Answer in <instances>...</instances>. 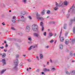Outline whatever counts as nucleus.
I'll list each match as a JSON object with an SVG mask.
<instances>
[{
  "mask_svg": "<svg viewBox=\"0 0 75 75\" xmlns=\"http://www.w3.org/2000/svg\"><path fill=\"white\" fill-rule=\"evenodd\" d=\"M32 28L33 30L34 31H37L38 30V27L37 25L34 24L32 25Z\"/></svg>",
  "mask_w": 75,
  "mask_h": 75,
  "instance_id": "1",
  "label": "nucleus"
},
{
  "mask_svg": "<svg viewBox=\"0 0 75 75\" xmlns=\"http://www.w3.org/2000/svg\"><path fill=\"white\" fill-rule=\"evenodd\" d=\"M71 10H72V11H73L74 10H75V6L74 7V5H73L71 8L69 10L68 12H70Z\"/></svg>",
  "mask_w": 75,
  "mask_h": 75,
  "instance_id": "2",
  "label": "nucleus"
},
{
  "mask_svg": "<svg viewBox=\"0 0 75 75\" xmlns=\"http://www.w3.org/2000/svg\"><path fill=\"white\" fill-rule=\"evenodd\" d=\"M37 45H36L35 46H31L29 48L28 50H31V49L32 48H35V47H37ZM32 47V48H31Z\"/></svg>",
  "mask_w": 75,
  "mask_h": 75,
  "instance_id": "3",
  "label": "nucleus"
},
{
  "mask_svg": "<svg viewBox=\"0 0 75 75\" xmlns=\"http://www.w3.org/2000/svg\"><path fill=\"white\" fill-rule=\"evenodd\" d=\"M14 63L15 64V65L16 67H17L18 65V60L16 59L15 60H14L13 61Z\"/></svg>",
  "mask_w": 75,
  "mask_h": 75,
  "instance_id": "4",
  "label": "nucleus"
},
{
  "mask_svg": "<svg viewBox=\"0 0 75 75\" xmlns=\"http://www.w3.org/2000/svg\"><path fill=\"white\" fill-rule=\"evenodd\" d=\"M63 4H64L62 3V2L60 3L59 5H58V4L57 3H56V6L57 7H58V6L59 7H61V6H62L63 5Z\"/></svg>",
  "mask_w": 75,
  "mask_h": 75,
  "instance_id": "5",
  "label": "nucleus"
},
{
  "mask_svg": "<svg viewBox=\"0 0 75 75\" xmlns=\"http://www.w3.org/2000/svg\"><path fill=\"white\" fill-rule=\"evenodd\" d=\"M25 30L27 32H29V31H30V27H29V26H27Z\"/></svg>",
  "mask_w": 75,
  "mask_h": 75,
  "instance_id": "6",
  "label": "nucleus"
},
{
  "mask_svg": "<svg viewBox=\"0 0 75 75\" xmlns=\"http://www.w3.org/2000/svg\"><path fill=\"white\" fill-rule=\"evenodd\" d=\"M2 62L3 64V65H5L6 64V60H5L4 59H2Z\"/></svg>",
  "mask_w": 75,
  "mask_h": 75,
  "instance_id": "7",
  "label": "nucleus"
},
{
  "mask_svg": "<svg viewBox=\"0 0 75 75\" xmlns=\"http://www.w3.org/2000/svg\"><path fill=\"white\" fill-rule=\"evenodd\" d=\"M38 13H37V18L38 19H41V18L40 17V15L38 14Z\"/></svg>",
  "mask_w": 75,
  "mask_h": 75,
  "instance_id": "8",
  "label": "nucleus"
},
{
  "mask_svg": "<svg viewBox=\"0 0 75 75\" xmlns=\"http://www.w3.org/2000/svg\"><path fill=\"white\" fill-rule=\"evenodd\" d=\"M15 18H16V16H13L12 19V22H13V23H16V21L13 20V19L14 20H16Z\"/></svg>",
  "mask_w": 75,
  "mask_h": 75,
  "instance_id": "9",
  "label": "nucleus"
},
{
  "mask_svg": "<svg viewBox=\"0 0 75 75\" xmlns=\"http://www.w3.org/2000/svg\"><path fill=\"white\" fill-rule=\"evenodd\" d=\"M33 35L35 37H38V34L37 33H34L33 34Z\"/></svg>",
  "mask_w": 75,
  "mask_h": 75,
  "instance_id": "10",
  "label": "nucleus"
},
{
  "mask_svg": "<svg viewBox=\"0 0 75 75\" xmlns=\"http://www.w3.org/2000/svg\"><path fill=\"white\" fill-rule=\"evenodd\" d=\"M65 43L66 44H68V43H69V40H66L65 41Z\"/></svg>",
  "mask_w": 75,
  "mask_h": 75,
  "instance_id": "11",
  "label": "nucleus"
},
{
  "mask_svg": "<svg viewBox=\"0 0 75 75\" xmlns=\"http://www.w3.org/2000/svg\"><path fill=\"white\" fill-rule=\"evenodd\" d=\"M64 38L63 37H61L60 38V41L62 42H63L64 41Z\"/></svg>",
  "mask_w": 75,
  "mask_h": 75,
  "instance_id": "12",
  "label": "nucleus"
},
{
  "mask_svg": "<svg viewBox=\"0 0 75 75\" xmlns=\"http://www.w3.org/2000/svg\"><path fill=\"white\" fill-rule=\"evenodd\" d=\"M6 56V54L5 53H4L3 54V55H2V58H4Z\"/></svg>",
  "mask_w": 75,
  "mask_h": 75,
  "instance_id": "13",
  "label": "nucleus"
},
{
  "mask_svg": "<svg viewBox=\"0 0 75 75\" xmlns=\"http://www.w3.org/2000/svg\"><path fill=\"white\" fill-rule=\"evenodd\" d=\"M43 71H50V69L45 68L44 69Z\"/></svg>",
  "mask_w": 75,
  "mask_h": 75,
  "instance_id": "14",
  "label": "nucleus"
},
{
  "mask_svg": "<svg viewBox=\"0 0 75 75\" xmlns=\"http://www.w3.org/2000/svg\"><path fill=\"white\" fill-rule=\"evenodd\" d=\"M21 14H22V15H24V14H25V12L24 11H22L21 12Z\"/></svg>",
  "mask_w": 75,
  "mask_h": 75,
  "instance_id": "15",
  "label": "nucleus"
},
{
  "mask_svg": "<svg viewBox=\"0 0 75 75\" xmlns=\"http://www.w3.org/2000/svg\"><path fill=\"white\" fill-rule=\"evenodd\" d=\"M75 39H74L72 40L71 43H72V44H74V43L75 42Z\"/></svg>",
  "mask_w": 75,
  "mask_h": 75,
  "instance_id": "16",
  "label": "nucleus"
},
{
  "mask_svg": "<svg viewBox=\"0 0 75 75\" xmlns=\"http://www.w3.org/2000/svg\"><path fill=\"white\" fill-rule=\"evenodd\" d=\"M40 58L41 59H42L43 58V55L42 54H40Z\"/></svg>",
  "mask_w": 75,
  "mask_h": 75,
  "instance_id": "17",
  "label": "nucleus"
},
{
  "mask_svg": "<svg viewBox=\"0 0 75 75\" xmlns=\"http://www.w3.org/2000/svg\"><path fill=\"white\" fill-rule=\"evenodd\" d=\"M45 10H43L42 12H41V14H42V15L44 14L45 13Z\"/></svg>",
  "mask_w": 75,
  "mask_h": 75,
  "instance_id": "18",
  "label": "nucleus"
},
{
  "mask_svg": "<svg viewBox=\"0 0 75 75\" xmlns=\"http://www.w3.org/2000/svg\"><path fill=\"white\" fill-rule=\"evenodd\" d=\"M64 5H65V6H67L68 2L67 1H65L64 2Z\"/></svg>",
  "mask_w": 75,
  "mask_h": 75,
  "instance_id": "19",
  "label": "nucleus"
},
{
  "mask_svg": "<svg viewBox=\"0 0 75 75\" xmlns=\"http://www.w3.org/2000/svg\"><path fill=\"white\" fill-rule=\"evenodd\" d=\"M62 48H63V46L62 45H60V49L61 50H62Z\"/></svg>",
  "mask_w": 75,
  "mask_h": 75,
  "instance_id": "20",
  "label": "nucleus"
},
{
  "mask_svg": "<svg viewBox=\"0 0 75 75\" xmlns=\"http://www.w3.org/2000/svg\"><path fill=\"white\" fill-rule=\"evenodd\" d=\"M6 71V69L3 70V71H2L1 72V74H3V73H4V72L5 71Z\"/></svg>",
  "mask_w": 75,
  "mask_h": 75,
  "instance_id": "21",
  "label": "nucleus"
},
{
  "mask_svg": "<svg viewBox=\"0 0 75 75\" xmlns=\"http://www.w3.org/2000/svg\"><path fill=\"white\" fill-rule=\"evenodd\" d=\"M73 32L74 34L75 33V27H74L73 28Z\"/></svg>",
  "mask_w": 75,
  "mask_h": 75,
  "instance_id": "22",
  "label": "nucleus"
},
{
  "mask_svg": "<svg viewBox=\"0 0 75 75\" xmlns=\"http://www.w3.org/2000/svg\"><path fill=\"white\" fill-rule=\"evenodd\" d=\"M49 35L50 36H52L53 34L51 32H50L49 33Z\"/></svg>",
  "mask_w": 75,
  "mask_h": 75,
  "instance_id": "23",
  "label": "nucleus"
},
{
  "mask_svg": "<svg viewBox=\"0 0 75 75\" xmlns=\"http://www.w3.org/2000/svg\"><path fill=\"white\" fill-rule=\"evenodd\" d=\"M58 9V8L57 7H55L54 8V10H57Z\"/></svg>",
  "mask_w": 75,
  "mask_h": 75,
  "instance_id": "24",
  "label": "nucleus"
},
{
  "mask_svg": "<svg viewBox=\"0 0 75 75\" xmlns=\"http://www.w3.org/2000/svg\"><path fill=\"white\" fill-rule=\"evenodd\" d=\"M40 25L42 26V27H43V23H42V22H41L40 23Z\"/></svg>",
  "mask_w": 75,
  "mask_h": 75,
  "instance_id": "25",
  "label": "nucleus"
},
{
  "mask_svg": "<svg viewBox=\"0 0 75 75\" xmlns=\"http://www.w3.org/2000/svg\"><path fill=\"white\" fill-rule=\"evenodd\" d=\"M66 25H66V24H64V29H66Z\"/></svg>",
  "mask_w": 75,
  "mask_h": 75,
  "instance_id": "26",
  "label": "nucleus"
},
{
  "mask_svg": "<svg viewBox=\"0 0 75 75\" xmlns=\"http://www.w3.org/2000/svg\"><path fill=\"white\" fill-rule=\"evenodd\" d=\"M11 29L12 30H16V29H15V28H14L13 27H11Z\"/></svg>",
  "mask_w": 75,
  "mask_h": 75,
  "instance_id": "27",
  "label": "nucleus"
},
{
  "mask_svg": "<svg viewBox=\"0 0 75 75\" xmlns=\"http://www.w3.org/2000/svg\"><path fill=\"white\" fill-rule=\"evenodd\" d=\"M47 14H50V11H47Z\"/></svg>",
  "mask_w": 75,
  "mask_h": 75,
  "instance_id": "28",
  "label": "nucleus"
},
{
  "mask_svg": "<svg viewBox=\"0 0 75 75\" xmlns=\"http://www.w3.org/2000/svg\"><path fill=\"white\" fill-rule=\"evenodd\" d=\"M69 14H68L67 15V18H68V17H69Z\"/></svg>",
  "mask_w": 75,
  "mask_h": 75,
  "instance_id": "29",
  "label": "nucleus"
},
{
  "mask_svg": "<svg viewBox=\"0 0 75 75\" xmlns=\"http://www.w3.org/2000/svg\"><path fill=\"white\" fill-rule=\"evenodd\" d=\"M54 42V40H52L50 41V42L51 43H52V42Z\"/></svg>",
  "mask_w": 75,
  "mask_h": 75,
  "instance_id": "30",
  "label": "nucleus"
},
{
  "mask_svg": "<svg viewBox=\"0 0 75 75\" xmlns=\"http://www.w3.org/2000/svg\"><path fill=\"white\" fill-rule=\"evenodd\" d=\"M5 47L6 48H7L8 47V45L6 44L5 45Z\"/></svg>",
  "mask_w": 75,
  "mask_h": 75,
  "instance_id": "31",
  "label": "nucleus"
},
{
  "mask_svg": "<svg viewBox=\"0 0 75 75\" xmlns=\"http://www.w3.org/2000/svg\"><path fill=\"white\" fill-rule=\"evenodd\" d=\"M28 40H29V41H31V38H28Z\"/></svg>",
  "mask_w": 75,
  "mask_h": 75,
  "instance_id": "32",
  "label": "nucleus"
},
{
  "mask_svg": "<svg viewBox=\"0 0 75 75\" xmlns=\"http://www.w3.org/2000/svg\"><path fill=\"white\" fill-rule=\"evenodd\" d=\"M72 73H73L74 74H75V71L74 70L73 71H72Z\"/></svg>",
  "mask_w": 75,
  "mask_h": 75,
  "instance_id": "33",
  "label": "nucleus"
},
{
  "mask_svg": "<svg viewBox=\"0 0 75 75\" xmlns=\"http://www.w3.org/2000/svg\"><path fill=\"white\" fill-rule=\"evenodd\" d=\"M42 31H43L44 30V27L42 26Z\"/></svg>",
  "mask_w": 75,
  "mask_h": 75,
  "instance_id": "34",
  "label": "nucleus"
},
{
  "mask_svg": "<svg viewBox=\"0 0 75 75\" xmlns=\"http://www.w3.org/2000/svg\"><path fill=\"white\" fill-rule=\"evenodd\" d=\"M27 0H23V1L24 2V3H26V1Z\"/></svg>",
  "mask_w": 75,
  "mask_h": 75,
  "instance_id": "35",
  "label": "nucleus"
},
{
  "mask_svg": "<svg viewBox=\"0 0 75 75\" xmlns=\"http://www.w3.org/2000/svg\"><path fill=\"white\" fill-rule=\"evenodd\" d=\"M28 18H30V19H32V18H31V17L30 16H29L28 17Z\"/></svg>",
  "mask_w": 75,
  "mask_h": 75,
  "instance_id": "36",
  "label": "nucleus"
},
{
  "mask_svg": "<svg viewBox=\"0 0 75 75\" xmlns=\"http://www.w3.org/2000/svg\"><path fill=\"white\" fill-rule=\"evenodd\" d=\"M73 52H70V55H72V53Z\"/></svg>",
  "mask_w": 75,
  "mask_h": 75,
  "instance_id": "37",
  "label": "nucleus"
},
{
  "mask_svg": "<svg viewBox=\"0 0 75 75\" xmlns=\"http://www.w3.org/2000/svg\"><path fill=\"white\" fill-rule=\"evenodd\" d=\"M68 34V33L67 32L65 33V35L66 36H67V35Z\"/></svg>",
  "mask_w": 75,
  "mask_h": 75,
  "instance_id": "38",
  "label": "nucleus"
},
{
  "mask_svg": "<svg viewBox=\"0 0 75 75\" xmlns=\"http://www.w3.org/2000/svg\"><path fill=\"white\" fill-rule=\"evenodd\" d=\"M0 48H1V49H3V48H4V47L3 46H2V47H0Z\"/></svg>",
  "mask_w": 75,
  "mask_h": 75,
  "instance_id": "39",
  "label": "nucleus"
},
{
  "mask_svg": "<svg viewBox=\"0 0 75 75\" xmlns=\"http://www.w3.org/2000/svg\"><path fill=\"white\" fill-rule=\"evenodd\" d=\"M66 73L67 74H69V72H68V71H67L66 72Z\"/></svg>",
  "mask_w": 75,
  "mask_h": 75,
  "instance_id": "40",
  "label": "nucleus"
},
{
  "mask_svg": "<svg viewBox=\"0 0 75 75\" xmlns=\"http://www.w3.org/2000/svg\"><path fill=\"white\" fill-rule=\"evenodd\" d=\"M40 71V69H38L37 70V72H39Z\"/></svg>",
  "mask_w": 75,
  "mask_h": 75,
  "instance_id": "41",
  "label": "nucleus"
},
{
  "mask_svg": "<svg viewBox=\"0 0 75 75\" xmlns=\"http://www.w3.org/2000/svg\"><path fill=\"white\" fill-rule=\"evenodd\" d=\"M4 23H2V24H3V25H5V24Z\"/></svg>",
  "mask_w": 75,
  "mask_h": 75,
  "instance_id": "42",
  "label": "nucleus"
},
{
  "mask_svg": "<svg viewBox=\"0 0 75 75\" xmlns=\"http://www.w3.org/2000/svg\"><path fill=\"white\" fill-rule=\"evenodd\" d=\"M44 35H45H45H46V32H45L44 33Z\"/></svg>",
  "mask_w": 75,
  "mask_h": 75,
  "instance_id": "43",
  "label": "nucleus"
},
{
  "mask_svg": "<svg viewBox=\"0 0 75 75\" xmlns=\"http://www.w3.org/2000/svg\"><path fill=\"white\" fill-rule=\"evenodd\" d=\"M54 37H55V36H56V35H57V34L56 33H54Z\"/></svg>",
  "mask_w": 75,
  "mask_h": 75,
  "instance_id": "44",
  "label": "nucleus"
},
{
  "mask_svg": "<svg viewBox=\"0 0 75 75\" xmlns=\"http://www.w3.org/2000/svg\"><path fill=\"white\" fill-rule=\"evenodd\" d=\"M19 57V56L18 55V54L16 55V58H17L18 57Z\"/></svg>",
  "mask_w": 75,
  "mask_h": 75,
  "instance_id": "45",
  "label": "nucleus"
},
{
  "mask_svg": "<svg viewBox=\"0 0 75 75\" xmlns=\"http://www.w3.org/2000/svg\"><path fill=\"white\" fill-rule=\"evenodd\" d=\"M7 49L6 50H4V52H6V51H7Z\"/></svg>",
  "mask_w": 75,
  "mask_h": 75,
  "instance_id": "46",
  "label": "nucleus"
},
{
  "mask_svg": "<svg viewBox=\"0 0 75 75\" xmlns=\"http://www.w3.org/2000/svg\"><path fill=\"white\" fill-rule=\"evenodd\" d=\"M36 58H37V59H38V56H36Z\"/></svg>",
  "mask_w": 75,
  "mask_h": 75,
  "instance_id": "47",
  "label": "nucleus"
},
{
  "mask_svg": "<svg viewBox=\"0 0 75 75\" xmlns=\"http://www.w3.org/2000/svg\"><path fill=\"white\" fill-rule=\"evenodd\" d=\"M46 47L48 48L49 47L48 46H46Z\"/></svg>",
  "mask_w": 75,
  "mask_h": 75,
  "instance_id": "48",
  "label": "nucleus"
},
{
  "mask_svg": "<svg viewBox=\"0 0 75 75\" xmlns=\"http://www.w3.org/2000/svg\"><path fill=\"white\" fill-rule=\"evenodd\" d=\"M71 62H75V61L74 60H73Z\"/></svg>",
  "mask_w": 75,
  "mask_h": 75,
  "instance_id": "49",
  "label": "nucleus"
},
{
  "mask_svg": "<svg viewBox=\"0 0 75 75\" xmlns=\"http://www.w3.org/2000/svg\"><path fill=\"white\" fill-rule=\"evenodd\" d=\"M52 69L55 70V68H52Z\"/></svg>",
  "mask_w": 75,
  "mask_h": 75,
  "instance_id": "50",
  "label": "nucleus"
},
{
  "mask_svg": "<svg viewBox=\"0 0 75 75\" xmlns=\"http://www.w3.org/2000/svg\"><path fill=\"white\" fill-rule=\"evenodd\" d=\"M28 61H31V60L30 59H28Z\"/></svg>",
  "mask_w": 75,
  "mask_h": 75,
  "instance_id": "51",
  "label": "nucleus"
},
{
  "mask_svg": "<svg viewBox=\"0 0 75 75\" xmlns=\"http://www.w3.org/2000/svg\"><path fill=\"white\" fill-rule=\"evenodd\" d=\"M23 56L24 57H25V54L23 55Z\"/></svg>",
  "mask_w": 75,
  "mask_h": 75,
  "instance_id": "52",
  "label": "nucleus"
},
{
  "mask_svg": "<svg viewBox=\"0 0 75 75\" xmlns=\"http://www.w3.org/2000/svg\"><path fill=\"white\" fill-rule=\"evenodd\" d=\"M42 74H44V72H42L41 73Z\"/></svg>",
  "mask_w": 75,
  "mask_h": 75,
  "instance_id": "53",
  "label": "nucleus"
},
{
  "mask_svg": "<svg viewBox=\"0 0 75 75\" xmlns=\"http://www.w3.org/2000/svg\"><path fill=\"white\" fill-rule=\"evenodd\" d=\"M28 69H31V67H29Z\"/></svg>",
  "mask_w": 75,
  "mask_h": 75,
  "instance_id": "54",
  "label": "nucleus"
},
{
  "mask_svg": "<svg viewBox=\"0 0 75 75\" xmlns=\"http://www.w3.org/2000/svg\"><path fill=\"white\" fill-rule=\"evenodd\" d=\"M4 43H6V41H4Z\"/></svg>",
  "mask_w": 75,
  "mask_h": 75,
  "instance_id": "55",
  "label": "nucleus"
},
{
  "mask_svg": "<svg viewBox=\"0 0 75 75\" xmlns=\"http://www.w3.org/2000/svg\"><path fill=\"white\" fill-rule=\"evenodd\" d=\"M11 10H10L9 11V12H11Z\"/></svg>",
  "mask_w": 75,
  "mask_h": 75,
  "instance_id": "56",
  "label": "nucleus"
},
{
  "mask_svg": "<svg viewBox=\"0 0 75 75\" xmlns=\"http://www.w3.org/2000/svg\"><path fill=\"white\" fill-rule=\"evenodd\" d=\"M50 62H52V60H51V59H50Z\"/></svg>",
  "mask_w": 75,
  "mask_h": 75,
  "instance_id": "57",
  "label": "nucleus"
},
{
  "mask_svg": "<svg viewBox=\"0 0 75 75\" xmlns=\"http://www.w3.org/2000/svg\"><path fill=\"white\" fill-rule=\"evenodd\" d=\"M27 71H28V68H27Z\"/></svg>",
  "mask_w": 75,
  "mask_h": 75,
  "instance_id": "58",
  "label": "nucleus"
},
{
  "mask_svg": "<svg viewBox=\"0 0 75 75\" xmlns=\"http://www.w3.org/2000/svg\"><path fill=\"white\" fill-rule=\"evenodd\" d=\"M49 16H48L47 17V18H49Z\"/></svg>",
  "mask_w": 75,
  "mask_h": 75,
  "instance_id": "59",
  "label": "nucleus"
},
{
  "mask_svg": "<svg viewBox=\"0 0 75 75\" xmlns=\"http://www.w3.org/2000/svg\"><path fill=\"white\" fill-rule=\"evenodd\" d=\"M48 63H49V62H47V64H48Z\"/></svg>",
  "mask_w": 75,
  "mask_h": 75,
  "instance_id": "60",
  "label": "nucleus"
},
{
  "mask_svg": "<svg viewBox=\"0 0 75 75\" xmlns=\"http://www.w3.org/2000/svg\"><path fill=\"white\" fill-rule=\"evenodd\" d=\"M50 29H48V31H50Z\"/></svg>",
  "mask_w": 75,
  "mask_h": 75,
  "instance_id": "61",
  "label": "nucleus"
},
{
  "mask_svg": "<svg viewBox=\"0 0 75 75\" xmlns=\"http://www.w3.org/2000/svg\"><path fill=\"white\" fill-rule=\"evenodd\" d=\"M0 55H2V54H0Z\"/></svg>",
  "mask_w": 75,
  "mask_h": 75,
  "instance_id": "62",
  "label": "nucleus"
},
{
  "mask_svg": "<svg viewBox=\"0 0 75 75\" xmlns=\"http://www.w3.org/2000/svg\"><path fill=\"white\" fill-rule=\"evenodd\" d=\"M22 17H23V18H24V16H23Z\"/></svg>",
  "mask_w": 75,
  "mask_h": 75,
  "instance_id": "63",
  "label": "nucleus"
},
{
  "mask_svg": "<svg viewBox=\"0 0 75 75\" xmlns=\"http://www.w3.org/2000/svg\"><path fill=\"white\" fill-rule=\"evenodd\" d=\"M74 55H75V53L74 54Z\"/></svg>",
  "mask_w": 75,
  "mask_h": 75,
  "instance_id": "64",
  "label": "nucleus"
}]
</instances>
